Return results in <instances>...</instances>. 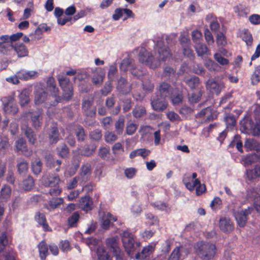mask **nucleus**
Listing matches in <instances>:
<instances>
[{
    "mask_svg": "<svg viewBox=\"0 0 260 260\" xmlns=\"http://www.w3.org/2000/svg\"><path fill=\"white\" fill-rule=\"evenodd\" d=\"M13 50L16 52L19 57L27 56L28 54L27 47L22 43H17L13 45Z\"/></svg>",
    "mask_w": 260,
    "mask_h": 260,
    "instance_id": "4be33fe9",
    "label": "nucleus"
},
{
    "mask_svg": "<svg viewBox=\"0 0 260 260\" xmlns=\"http://www.w3.org/2000/svg\"><path fill=\"white\" fill-rule=\"evenodd\" d=\"M38 73L35 71L21 70L17 72V77L24 81L34 79L38 76Z\"/></svg>",
    "mask_w": 260,
    "mask_h": 260,
    "instance_id": "6ab92c4d",
    "label": "nucleus"
},
{
    "mask_svg": "<svg viewBox=\"0 0 260 260\" xmlns=\"http://www.w3.org/2000/svg\"><path fill=\"white\" fill-rule=\"evenodd\" d=\"M124 116L121 115L119 117L117 121L115 123V128L118 135H120L122 133L123 127L124 126Z\"/></svg>",
    "mask_w": 260,
    "mask_h": 260,
    "instance_id": "58836bf2",
    "label": "nucleus"
},
{
    "mask_svg": "<svg viewBox=\"0 0 260 260\" xmlns=\"http://www.w3.org/2000/svg\"><path fill=\"white\" fill-rule=\"evenodd\" d=\"M59 246L60 249L63 252H68L71 249L70 242L68 240H61Z\"/></svg>",
    "mask_w": 260,
    "mask_h": 260,
    "instance_id": "69168bd1",
    "label": "nucleus"
},
{
    "mask_svg": "<svg viewBox=\"0 0 260 260\" xmlns=\"http://www.w3.org/2000/svg\"><path fill=\"white\" fill-rule=\"evenodd\" d=\"M125 250L130 258H133L134 252L136 250L135 246V241L133 236L126 231L120 233Z\"/></svg>",
    "mask_w": 260,
    "mask_h": 260,
    "instance_id": "7ed1b4c3",
    "label": "nucleus"
},
{
    "mask_svg": "<svg viewBox=\"0 0 260 260\" xmlns=\"http://www.w3.org/2000/svg\"><path fill=\"white\" fill-rule=\"evenodd\" d=\"M154 57L152 53L146 50L145 48H142L139 53V60L141 63H145L150 66L152 69H155L160 66L159 61H153Z\"/></svg>",
    "mask_w": 260,
    "mask_h": 260,
    "instance_id": "423d86ee",
    "label": "nucleus"
},
{
    "mask_svg": "<svg viewBox=\"0 0 260 260\" xmlns=\"http://www.w3.org/2000/svg\"><path fill=\"white\" fill-rule=\"evenodd\" d=\"M240 130L242 133L250 135L253 137L260 136V120H253L249 116L246 115L239 122Z\"/></svg>",
    "mask_w": 260,
    "mask_h": 260,
    "instance_id": "f257e3e1",
    "label": "nucleus"
},
{
    "mask_svg": "<svg viewBox=\"0 0 260 260\" xmlns=\"http://www.w3.org/2000/svg\"><path fill=\"white\" fill-rule=\"evenodd\" d=\"M244 147L246 152H260V142L254 138H246Z\"/></svg>",
    "mask_w": 260,
    "mask_h": 260,
    "instance_id": "9b49d317",
    "label": "nucleus"
},
{
    "mask_svg": "<svg viewBox=\"0 0 260 260\" xmlns=\"http://www.w3.org/2000/svg\"><path fill=\"white\" fill-rule=\"evenodd\" d=\"M150 151L145 148L138 149L132 151L129 154L131 158H134L137 155H140L145 158L146 156L149 155Z\"/></svg>",
    "mask_w": 260,
    "mask_h": 260,
    "instance_id": "72a5a7b5",
    "label": "nucleus"
},
{
    "mask_svg": "<svg viewBox=\"0 0 260 260\" xmlns=\"http://www.w3.org/2000/svg\"><path fill=\"white\" fill-rule=\"evenodd\" d=\"M80 214L78 211L74 212L67 220V224L69 228H74L77 226V223L80 219Z\"/></svg>",
    "mask_w": 260,
    "mask_h": 260,
    "instance_id": "c85d7f7f",
    "label": "nucleus"
},
{
    "mask_svg": "<svg viewBox=\"0 0 260 260\" xmlns=\"http://www.w3.org/2000/svg\"><path fill=\"white\" fill-rule=\"evenodd\" d=\"M224 120L226 124V128L229 127V126H231L232 128H233L236 125V119L234 115H226L224 118Z\"/></svg>",
    "mask_w": 260,
    "mask_h": 260,
    "instance_id": "680f3d73",
    "label": "nucleus"
},
{
    "mask_svg": "<svg viewBox=\"0 0 260 260\" xmlns=\"http://www.w3.org/2000/svg\"><path fill=\"white\" fill-rule=\"evenodd\" d=\"M57 153L62 158H67L69 153V149L65 144H62L56 148Z\"/></svg>",
    "mask_w": 260,
    "mask_h": 260,
    "instance_id": "a19ab883",
    "label": "nucleus"
},
{
    "mask_svg": "<svg viewBox=\"0 0 260 260\" xmlns=\"http://www.w3.org/2000/svg\"><path fill=\"white\" fill-rule=\"evenodd\" d=\"M104 79V75L101 71L96 70L93 72L92 82L95 85L102 84Z\"/></svg>",
    "mask_w": 260,
    "mask_h": 260,
    "instance_id": "ea45409f",
    "label": "nucleus"
},
{
    "mask_svg": "<svg viewBox=\"0 0 260 260\" xmlns=\"http://www.w3.org/2000/svg\"><path fill=\"white\" fill-rule=\"evenodd\" d=\"M35 220L43 228L44 231H52L51 228L49 226L47 222L46 216L43 213H41L40 212H36L35 215Z\"/></svg>",
    "mask_w": 260,
    "mask_h": 260,
    "instance_id": "2eb2a0df",
    "label": "nucleus"
},
{
    "mask_svg": "<svg viewBox=\"0 0 260 260\" xmlns=\"http://www.w3.org/2000/svg\"><path fill=\"white\" fill-rule=\"evenodd\" d=\"M242 160L245 166L260 163V152H252L242 156Z\"/></svg>",
    "mask_w": 260,
    "mask_h": 260,
    "instance_id": "f8f14e48",
    "label": "nucleus"
},
{
    "mask_svg": "<svg viewBox=\"0 0 260 260\" xmlns=\"http://www.w3.org/2000/svg\"><path fill=\"white\" fill-rule=\"evenodd\" d=\"M116 73H118V70L115 66V77H116L117 80L116 89L118 92V95H126L129 93L132 90L131 85L128 82L126 78L122 76L119 77L118 75L116 76Z\"/></svg>",
    "mask_w": 260,
    "mask_h": 260,
    "instance_id": "0eeeda50",
    "label": "nucleus"
},
{
    "mask_svg": "<svg viewBox=\"0 0 260 260\" xmlns=\"http://www.w3.org/2000/svg\"><path fill=\"white\" fill-rule=\"evenodd\" d=\"M134 66L132 64V59L129 57L124 58L120 65V69L121 71L126 73L128 70Z\"/></svg>",
    "mask_w": 260,
    "mask_h": 260,
    "instance_id": "c9c22d12",
    "label": "nucleus"
},
{
    "mask_svg": "<svg viewBox=\"0 0 260 260\" xmlns=\"http://www.w3.org/2000/svg\"><path fill=\"white\" fill-rule=\"evenodd\" d=\"M154 250V247L151 245H148L143 247L141 251V254L143 255V258L145 259L149 257L150 254Z\"/></svg>",
    "mask_w": 260,
    "mask_h": 260,
    "instance_id": "052dcab7",
    "label": "nucleus"
},
{
    "mask_svg": "<svg viewBox=\"0 0 260 260\" xmlns=\"http://www.w3.org/2000/svg\"><path fill=\"white\" fill-rule=\"evenodd\" d=\"M247 176L250 180H253L260 177V166L256 165L254 169V172L250 171L247 173Z\"/></svg>",
    "mask_w": 260,
    "mask_h": 260,
    "instance_id": "603ef678",
    "label": "nucleus"
},
{
    "mask_svg": "<svg viewBox=\"0 0 260 260\" xmlns=\"http://www.w3.org/2000/svg\"><path fill=\"white\" fill-rule=\"evenodd\" d=\"M129 72L133 75L134 79H139L141 81L143 80L144 74L142 71L137 69L134 66L129 69Z\"/></svg>",
    "mask_w": 260,
    "mask_h": 260,
    "instance_id": "3c124183",
    "label": "nucleus"
},
{
    "mask_svg": "<svg viewBox=\"0 0 260 260\" xmlns=\"http://www.w3.org/2000/svg\"><path fill=\"white\" fill-rule=\"evenodd\" d=\"M206 87L208 89H213L215 91L216 94L218 95L221 90L222 87H224V83H221L219 84L217 81L212 79H209L206 82Z\"/></svg>",
    "mask_w": 260,
    "mask_h": 260,
    "instance_id": "b1692460",
    "label": "nucleus"
},
{
    "mask_svg": "<svg viewBox=\"0 0 260 260\" xmlns=\"http://www.w3.org/2000/svg\"><path fill=\"white\" fill-rule=\"evenodd\" d=\"M79 207L86 212L91 210L93 208L91 198L88 196L81 198L79 201Z\"/></svg>",
    "mask_w": 260,
    "mask_h": 260,
    "instance_id": "dca6fc26",
    "label": "nucleus"
},
{
    "mask_svg": "<svg viewBox=\"0 0 260 260\" xmlns=\"http://www.w3.org/2000/svg\"><path fill=\"white\" fill-rule=\"evenodd\" d=\"M19 103L21 106L27 105L30 101L29 93L26 89L23 90L19 95Z\"/></svg>",
    "mask_w": 260,
    "mask_h": 260,
    "instance_id": "e433bc0d",
    "label": "nucleus"
},
{
    "mask_svg": "<svg viewBox=\"0 0 260 260\" xmlns=\"http://www.w3.org/2000/svg\"><path fill=\"white\" fill-rule=\"evenodd\" d=\"M179 41L182 47H189L190 44V40L188 36L184 34H181Z\"/></svg>",
    "mask_w": 260,
    "mask_h": 260,
    "instance_id": "0e129e2a",
    "label": "nucleus"
},
{
    "mask_svg": "<svg viewBox=\"0 0 260 260\" xmlns=\"http://www.w3.org/2000/svg\"><path fill=\"white\" fill-rule=\"evenodd\" d=\"M260 81V66H258L251 77V83L252 85H256Z\"/></svg>",
    "mask_w": 260,
    "mask_h": 260,
    "instance_id": "13d9d810",
    "label": "nucleus"
},
{
    "mask_svg": "<svg viewBox=\"0 0 260 260\" xmlns=\"http://www.w3.org/2000/svg\"><path fill=\"white\" fill-rule=\"evenodd\" d=\"M35 182L33 178L31 176H28L23 180L21 186L24 190L29 191L33 188Z\"/></svg>",
    "mask_w": 260,
    "mask_h": 260,
    "instance_id": "f704fd0d",
    "label": "nucleus"
},
{
    "mask_svg": "<svg viewBox=\"0 0 260 260\" xmlns=\"http://www.w3.org/2000/svg\"><path fill=\"white\" fill-rule=\"evenodd\" d=\"M3 109L9 114H15L18 111V108L13 98L11 96L5 97L2 99Z\"/></svg>",
    "mask_w": 260,
    "mask_h": 260,
    "instance_id": "6e6552de",
    "label": "nucleus"
},
{
    "mask_svg": "<svg viewBox=\"0 0 260 260\" xmlns=\"http://www.w3.org/2000/svg\"><path fill=\"white\" fill-rule=\"evenodd\" d=\"M214 59L221 65L224 66L229 64V60L226 58L222 57L220 54L216 53L214 55Z\"/></svg>",
    "mask_w": 260,
    "mask_h": 260,
    "instance_id": "338daca9",
    "label": "nucleus"
},
{
    "mask_svg": "<svg viewBox=\"0 0 260 260\" xmlns=\"http://www.w3.org/2000/svg\"><path fill=\"white\" fill-rule=\"evenodd\" d=\"M222 205V201L219 197H215L210 203V207L214 211L220 209Z\"/></svg>",
    "mask_w": 260,
    "mask_h": 260,
    "instance_id": "4d7b16f0",
    "label": "nucleus"
},
{
    "mask_svg": "<svg viewBox=\"0 0 260 260\" xmlns=\"http://www.w3.org/2000/svg\"><path fill=\"white\" fill-rule=\"evenodd\" d=\"M10 144L8 138H0V153L5 154L8 150Z\"/></svg>",
    "mask_w": 260,
    "mask_h": 260,
    "instance_id": "49530a36",
    "label": "nucleus"
},
{
    "mask_svg": "<svg viewBox=\"0 0 260 260\" xmlns=\"http://www.w3.org/2000/svg\"><path fill=\"white\" fill-rule=\"evenodd\" d=\"M205 66L210 71H216L219 68L218 64L211 59L206 61Z\"/></svg>",
    "mask_w": 260,
    "mask_h": 260,
    "instance_id": "e2e57ef3",
    "label": "nucleus"
},
{
    "mask_svg": "<svg viewBox=\"0 0 260 260\" xmlns=\"http://www.w3.org/2000/svg\"><path fill=\"white\" fill-rule=\"evenodd\" d=\"M241 137L239 134L235 135L232 141L231 142L230 144L228 146L229 148H234L236 145V147L237 149L240 152L243 153L244 151L243 148L244 147V145L243 144V142L241 140Z\"/></svg>",
    "mask_w": 260,
    "mask_h": 260,
    "instance_id": "412c9836",
    "label": "nucleus"
},
{
    "mask_svg": "<svg viewBox=\"0 0 260 260\" xmlns=\"http://www.w3.org/2000/svg\"><path fill=\"white\" fill-rule=\"evenodd\" d=\"M32 126L37 130L39 129L42 124V112L41 111L29 113Z\"/></svg>",
    "mask_w": 260,
    "mask_h": 260,
    "instance_id": "4468645a",
    "label": "nucleus"
},
{
    "mask_svg": "<svg viewBox=\"0 0 260 260\" xmlns=\"http://www.w3.org/2000/svg\"><path fill=\"white\" fill-rule=\"evenodd\" d=\"M93 102L89 100H84L82 104V109L87 117H94L96 114V108L92 106Z\"/></svg>",
    "mask_w": 260,
    "mask_h": 260,
    "instance_id": "ddd939ff",
    "label": "nucleus"
},
{
    "mask_svg": "<svg viewBox=\"0 0 260 260\" xmlns=\"http://www.w3.org/2000/svg\"><path fill=\"white\" fill-rule=\"evenodd\" d=\"M216 44L218 46H225L227 44L226 37L222 31H219L216 36Z\"/></svg>",
    "mask_w": 260,
    "mask_h": 260,
    "instance_id": "8fccbe9b",
    "label": "nucleus"
},
{
    "mask_svg": "<svg viewBox=\"0 0 260 260\" xmlns=\"http://www.w3.org/2000/svg\"><path fill=\"white\" fill-rule=\"evenodd\" d=\"M171 88L172 87L170 84L166 82H162L159 89L161 98L165 99L169 94Z\"/></svg>",
    "mask_w": 260,
    "mask_h": 260,
    "instance_id": "473e14b6",
    "label": "nucleus"
},
{
    "mask_svg": "<svg viewBox=\"0 0 260 260\" xmlns=\"http://www.w3.org/2000/svg\"><path fill=\"white\" fill-rule=\"evenodd\" d=\"M13 50V43H5L0 42V52L3 54H8L9 53Z\"/></svg>",
    "mask_w": 260,
    "mask_h": 260,
    "instance_id": "79ce46f5",
    "label": "nucleus"
},
{
    "mask_svg": "<svg viewBox=\"0 0 260 260\" xmlns=\"http://www.w3.org/2000/svg\"><path fill=\"white\" fill-rule=\"evenodd\" d=\"M91 173V166L90 164L87 163L86 164L83 165L81 168V173L80 175L82 177H86L87 178L88 176H89Z\"/></svg>",
    "mask_w": 260,
    "mask_h": 260,
    "instance_id": "09e8293b",
    "label": "nucleus"
},
{
    "mask_svg": "<svg viewBox=\"0 0 260 260\" xmlns=\"http://www.w3.org/2000/svg\"><path fill=\"white\" fill-rule=\"evenodd\" d=\"M198 56H203L205 54H208L209 51L208 48L205 44L199 42L194 46Z\"/></svg>",
    "mask_w": 260,
    "mask_h": 260,
    "instance_id": "cd10ccee",
    "label": "nucleus"
},
{
    "mask_svg": "<svg viewBox=\"0 0 260 260\" xmlns=\"http://www.w3.org/2000/svg\"><path fill=\"white\" fill-rule=\"evenodd\" d=\"M39 255L41 260H45L48 254V246L45 241H41L38 244Z\"/></svg>",
    "mask_w": 260,
    "mask_h": 260,
    "instance_id": "a878e982",
    "label": "nucleus"
},
{
    "mask_svg": "<svg viewBox=\"0 0 260 260\" xmlns=\"http://www.w3.org/2000/svg\"><path fill=\"white\" fill-rule=\"evenodd\" d=\"M59 133L56 126L52 127L48 134V138L51 144H56L59 140Z\"/></svg>",
    "mask_w": 260,
    "mask_h": 260,
    "instance_id": "bb28decb",
    "label": "nucleus"
},
{
    "mask_svg": "<svg viewBox=\"0 0 260 260\" xmlns=\"http://www.w3.org/2000/svg\"><path fill=\"white\" fill-rule=\"evenodd\" d=\"M18 172L19 174H25L28 170V162L24 159H22L17 165Z\"/></svg>",
    "mask_w": 260,
    "mask_h": 260,
    "instance_id": "37998d69",
    "label": "nucleus"
},
{
    "mask_svg": "<svg viewBox=\"0 0 260 260\" xmlns=\"http://www.w3.org/2000/svg\"><path fill=\"white\" fill-rule=\"evenodd\" d=\"M180 247H176L172 251L168 260H179L180 257Z\"/></svg>",
    "mask_w": 260,
    "mask_h": 260,
    "instance_id": "774afa93",
    "label": "nucleus"
},
{
    "mask_svg": "<svg viewBox=\"0 0 260 260\" xmlns=\"http://www.w3.org/2000/svg\"><path fill=\"white\" fill-rule=\"evenodd\" d=\"M99 156L103 160H108L110 155V148L107 147H101L99 150Z\"/></svg>",
    "mask_w": 260,
    "mask_h": 260,
    "instance_id": "de8ad7c7",
    "label": "nucleus"
},
{
    "mask_svg": "<svg viewBox=\"0 0 260 260\" xmlns=\"http://www.w3.org/2000/svg\"><path fill=\"white\" fill-rule=\"evenodd\" d=\"M96 149V145L94 144H90L85 148L82 154L84 156H90L93 154Z\"/></svg>",
    "mask_w": 260,
    "mask_h": 260,
    "instance_id": "bf43d9fd",
    "label": "nucleus"
},
{
    "mask_svg": "<svg viewBox=\"0 0 260 260\" xmlns=\"http://www.w3.org/2000/svg\"><path fill=\"white\" fill-rule=\"evenodd\" d=\"M47 88L50 94L49 96L50 99H53V103L50 104L52 105H57V104L61 102L62 98L59 96V89L56 86L55 79L53 77H49L47 81Z\"/></svg>",
    "mask_w": 260,
    "mask_h": 260,
    "instance_id": "39448f33",
    "label": "nucleus"
},
{
    "mask_svg": "<svg viewBox=\"0 0 260 260\" xmlns=\"http://www.w3.org/2000/svg\"><path fill=\"white\" fill-rule=\"evenodd\" d=\"M64 200L62 198H53L49 202V210H54L63 203Z\"/></svg>",
    "mask_w": 260,
    "mask_h": 260,
    "instance_id": "4c0bfd02",
    "label": "nucleus"
},
{
    "mask_svg": "<svg viewBox=\"0 0 260 260\" xmlns=\"http://www.w3.org/2000/svg\"><path fill=\"white\" fill-rule=\"evenodd\" d=\"M43 156L47 167L52 168L55 166V159L51 154L45 151L44 152Z\"/></svg>",
    "mask_w": 260,
    "mask_h": 260,
    "instance_id": "a18cd8bd",
    "label": "nucleus"
},
{
    "mask_svg": "<svg viewBox=\"0 0 260 260\" xmlns=\"http://www.w3.org/2000/svg\"><path fill=\"white\" fill-rule=\"evenodd\" d=\"M233 215L240 228H243L246 226L248 218L243 213V209L238 211L234 210Z\"/></svg>",
    "mask_w": 260,
    "mask_h": 260,
    "instance_id": "f3484780",
    "label": "nucleus"
},
{
    "mask_svg": "<svg viewBox=\"0 0 260 260\" xmlns=\"http://www.w3.org/2000/svg\"><path fill=\"white\" fill-rule=\"evenodd\" d=\"M151 104L154 111L159 112H162L168 106L167 103L160 101L158 99L151 101Z\"/></svg>",
    "mask_w": 260,
    "mask_h": 260,
    "instance_id": "c756f323",
    "label": "nucleus"
},
{
    "mask_svg": "<svg viewBox=\"0 0 260 260\" xmlns=\"http://www.w3.org/2000/svg\"><path fill=\"white\" fill-rule=\"evenodd\" d=\"M49 95L45 91H37L35 94V103L36 105H40L42 103L45 104V107L49 108L52 106H55L56 105H52L50 104L53 103V99L49 98Z\"/></svg>",
    "mask_w": 260,
    "mask_h": 260,
    "instance_id": "1a4fd4ad",
    "label": "nucleus"
},
{
    "mask_svg": "<svg viewBox=\"0 0 260 260\" xmlns=\"http://www.w3.org/2000/svg\"><path fill=\"white\" fill-rule=\"evenodd\" d=\"M158 52L159 54V59L156 61H166L168 59L172 56L170 49L168 47H159L158 49Z\"/></svg>",
    "mask_w": 260,
    "mask_h": 260,
    "instance_id": "5701e85b",
    "label": "nucleus"
},
{
    "mask_svg": "<svg viewBox=\"0 0 260 260\" xmlns=\"http://www.w3.org/2000/svg\"><path fill=\"white\" fill-rule=\"evenodd\" d=\"M57 77L63 91V99L70 100L73 95V89L69 78L64 75H59Z\"/></svg>",
    "mask_w": 260,
    "mask_h": 260,
    "instance_id": "20e7f679",
    "label": "nucleus"
},
{
    "mask_svg": "<svg viewBox=\"0 0 260 260\" xmlns=\"http://www.w3.org/2000/svg\"><path fill=\"white\" fill-rule=\"evenodd\" d=\"M60 182V179L58 175L49 176V177L47 179L43 178V184L45 187H51L59 185Z\"/></svg>",
    "mask_w": 260,
    "mask_h": 260,
    "instance_id": "aec40b11",
    "label": "nucleus"
},
{
    "mask_svg": "<svg viewBox=\"0 0 260 260\" xmlns=\"http://www.w3.org/2000/svg\"><path fill=\"white\" fill-rule=\"evenodd\" d=\"M244 36L242 40L245 41L248 46H251L253 42V38L251 34L249 31L248 29H244L243 30Z\"/></svg>",
    "mask_w": 260,
    "mask_h": 260,
    "instance_id": "864d4df0",
    "label": "nucleus"
},
{
    "mask_svg": "<svg viewBox=\"0 0 260 260\" xmlns=\"http://www.w3.org/2000/svg\"><path fill=\"white\" fill-rule=\"evenodd\" d=\"M115 257L116 260H127L124 252L116 245H115Z\"/></svg>",
    "mask_w": 260,
    "mask_h": 260,
    "instance_id": "6e6d98bb",
    "label": "nucleus"
},
{
    "mask_svg": "<svg viewBox=\"0 0 260 260\" xmlns=\"http://www.w3.org/2000/svg\"><path fill=\"white\" fill-rule=\"evenodd\" d=\"M15 146L18 151H21L27 156H29L32 154V150L28 148L26 141L23 138L19 139L16 141Z\"/></svg>",
    "mask_w": 260,
    "mask_h": 260,
    "instance_id": "a211bd4d",
    "label": "nucleus"
},
{
    "mask_svg": "<svg viewBox=\"0 0 260 260\" xmlns=\"http://www.w3.org/2000/svg\"><path fill=\"white\" fill-rule=\"evenodd\" d=\"M24 134L28 139L29 143L35 145L37 143V136L30 127L28 126L26 127Z\"/></svg>",
    "mask_w": 260,
    "mask_h": 260,
    "instance_id": "2f4dec72",
    "label": "nucleus"
},
{
    "mask_svg": "<svg viewBox=\"0 0 260 260\" xmlns=\"http://www.w3.org/2000/svg\"><path fill=\"white\" fill-rule=\"evenodd\" d=\"M195 248L199 256L204 260H210L216 254V247L212 243L198 242Z\"/></svg>",
    "mask_w": 260,
    "mask_h": 260,
    "instance_id": "f03ea898",
    "label": "nucleus"
},
{
    "mask_svg": "<svg viewBox=\"0 0 260 260\" xmlns=\"http://www.w3.org/2000/svg\"><path fill=\"white\" fill-rule=\"evenodd\" d=\"M42 163L40 160H37L31 163V170L32 172L36 174H39L42 171Z\"/></svg>",
    "mask_w": 260,
    "mask_h": 260,
    "instance_id": "5fc2aeb1",
    "label": "nucleus"
},
{
    "mask_svg": "<svg viewBox=\"0 0 260 260\" xmlns=\"http://www.w3.org/2000/svg\"><path fill=\"white\" fill-rule=\"evenodd\" d=\"M96 254L99 260H112L109 252L103 246L97 248Z\"/></svg>",
    "mask_w": 260,
    "mask_h": 260,
    "instance_id": "7c9ffc66",
    "label": "nucleus"
},
{
    "mask_svg": "<svg viewBox=\"0 0 260 260\" xmlns=\"http://www.w3.org/2000/svg\"><path fill=\"white\" fill-rule=\"evenodd\" d=\"M219 227L220 230L225 234H230L234 230V224L231 219L225 217L220 218Z\"/></svg>",
    "mask_w": 260,
    "mask_h": 260,
    "instance_id": "9d476101",
    "label": "nucleus"
},
{
    "mask_svg": "<svg viewBox=\"0 0 260 260\" xmlns=\"http://www.w3.org/2000/svg\"><path fill=\"white\" fill-rule=\"evenodd\" d=\"M11 194V187L7 184L4 185L0 191V202H7L10 198Z\"/></svg>",
    "mask_w": 260,
    "mask_h": 260,
    "instance_id": "393cba45",
    "label": "nucleus"
},
{
    "mask_svg": "<svg viewBox=\"0 0 260 260\" xmlns=\"http://www.w3.org/2000/svg\"><path fill=\"white\" fill-rule=\"evenodd\" d=\"M75 135L76 136L78 142H83L85 140L86 134L84 129L81 125H78L75 131Z\"/></svg>",
    "mask_w": 260,
    "mask_h": 260,
    "instance_id": "c03bdc74",
    "label": "nucleus"
}]
</instances>
